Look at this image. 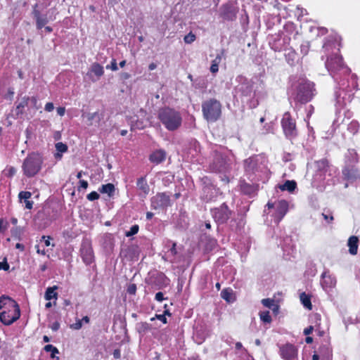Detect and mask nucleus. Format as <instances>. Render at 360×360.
Here are the masks:
<instances>
[{
	"mask_svg": "<svg viewBox=\"0 0 360 360\" xmlns=\"http://www.w3.org/2000/svg\"><path fill=\"white\" fill-rule=\"evenodd\" d=\"M237 85L235 86V96L240 98L251 108H256L259 104L260 91L259 84L248 78L239 75L236 77Z\"/></svg>",
	"mask_w": 360,
	"mask_h": 360,
	"instance_id": "obj_1",
	"label": "nucleus"
},
{
	"mask_svg": "<svg viewBox=\"0 0 360 360\" xmlns=\"http://www.w3.org/2000/svg\"><path fill=\"white\" fill-rule=\"evenodd\" d=\"M290 99L306 103L312 100L316 94L314 84L303 77H292V84L288 89Z\"/></svg>",
	"mask_w": 360,
	"mask_h": 360,
	"instance_id": "obj_2",
	"label": "nucleus"
},
{
	"mask_svg": "<svg viewBox=\"0 0 360 360\" xmlns=\"http://www.w3.org/2000/svg\"><path fill=\"white\" fill-rule=\"evenodd\" d=\"M337 82L338 86L334 93L335 105L337 109H341L352 99L353 90L357 87L356 77L352 75L350 79L344 78Z\"/></svg>",
	"mask_w": 360,
	"mask_h": 360,
	"instance_id": "obj_3",
	"label": "nucleus"
},
{
	"mask_svg": "<svg viewBox=\"0 0 360 360\" xmlns=\"http://www.w3.org/2000/svg\"><path fill=\"white\" fill-rule=\"evenodd\" d=\"M20 316V307L18 303L8 296L0 297V321L9 326L16 321Z\"/></svg>",
	"mask_w": 360,
	"mask_h": 360,
	"instance_id": "obj_4",
	"label": "nucleus"
},
{
	"mask_svg": "<svg viewBox=\"0 0 360 360\" xmlns=\"http://www.w3.org/2000/svg\"><path fill=\"white\" fill-rule=\"evenodd\" d=\"M234 158L219 152H215L213 160L210 164V169L216 173L224 174L225 179L229 181L227 174H229L234 167Z\"/></svg>",
	"mask_w": 360,
	"mask_h": 360,
	"instance_id": "obj_5",
	"label": "nucleus"
},
{
	"mask_svg": "<svg viewBox=\"0 0 360 360\" xmlns=\"http://www.w3.org/2000/svg\"><path fill=\"white\" fill-rule=\"evenodd\" d=\"M158 117L169 131L178 129L182 123V117L180 112L169 107L160 108L158 111Z\"/></svg>",
	"mask_w": 360,
	"mask_h": 360,
	"instance_id": "obj_6",
	"label": "nucleus"
},
{
	"mask_svg": "<svg viewBox=\"0 0 360 360\" xmlns=\"http://www.w3.org/2000/svg\"><path fill=\"white\" fill-rule=\"evenodd\" d=\"M44 162L43 157L39 153H31L24 159L22 169L25 176L34 177L41 169Z\"/></svg>",
	"mask_w": 360,
	"mask_h": 360,
	"instance_id": "obj_7",
	"label": "nucleus"
},
{
	"mask_svg": "<svg viewBox=\"0 0 360 360\" xmlns=\"http://www.w3.org/2000/svg\"><path fill=\"white\" fill-rule=\"evenodd\" d=\"M326 67L335 81L342 79L340 75H349L350 70L347 67L341 56L335 54L327 58Z\"/></svg>",
	"mask_w": 360,
	"mask_h": 360,
	"instance_id": "obj_8",
	"label": "nucleus"
},
{
	"mask_svg": "<svg viewBox=\"0 0 360 360\" xmlns=\"http://www.w3.org/2000/svg\"><path fill=\"white\" fill-rule=\"evenodd\" d=\"M221 104L215 99L210 98L202 103V112L204 118L209 122L217 121L221 115Z\"/></svg>",
	"mask_w": 360,
	"mask_h": 360,
	"instance_id": "obj_9",
	"label": "nucleus"
},
{
	"mask_svg": "<svg viewBox=\"0 0 360 360\" xmlns=\"http://www.w3.org/2000/svg\"><path fill=\"white\" fill-rule=\"evenodd\" d=\"M200 181L202 186L201 199L207 202L214 200L219 193V190L212 184L211 179L207 176H204L201 178Z\"/></svg>",
	"mask_w": 360,
	"mask_h": 360,
	"instance_id": "obj_10",
	"label": "nucleus"
},
{
	"mask_svg": "<svg viewBox=\"0 0 360 360\" xmlns=\"http://www.w3.org/2000/svg\"><path fill=\"white\" fill-rule=\"evenodd\" d=\"M281 126L285 136L288 139H292L297 136V131L295 121L292 118L290 112H285L283 114L281 120Z\"/></svg>",
	"mask_w": 360,
	"mask_h": 360,
	"instance_id": "obj_11",
	"label": "nucleus"
},
{
	"mask_svg": "<svg viewBox=\"0 0 360 360\" xmlns=\"http://www.w3.org/2000/svg\"><path fill=\"white\" fill-rule=\"evenodd\" d=\"M211 212L215 221L219 224L226 223L233 214V212L229 210L225 202L222 203L219 207L212 210Z\"/></svg>",
	"mask_w": 360,
	"mask_h": 360,
	"instance_id": "obj_12",
	"label": "nucleus"
},
{
	"mask_svg": "<svg viewBox=\"0 0 360 360\" xmlns=\"http://www.w3.org/2000/svg\"><path fill=\"white\" fill-rule=\"evenodd\" d=\"M266 207L269 209L273 208L275 207L276 212L274 214V222L276 224L281 221V220L283 218L288 210V202L285 200H281L274 204L268 202Z\"/></svg>",
	"mask_w": 360,
	"mask_h": 360,
	"instance_id": "obj_13",
	"label": "nucleus"
},
{
	"mask_svg": "<svg viewBox=\"0 0 360 360\" xmlns=\"http://www.w3.org/2000/svg\"><path fill=\"white\" fill-rule=\"evenodd\" d=\"M279 354L284 360H298L297 348L292 344L286 343L281 345Z\"/></svg>",
	"mask_w": 360,
	"mask_h": 360,
	"instance_id": "obj_14",
	"label": "nucleus"
},
{
	"mask_svg": "<svg viewBox=\"0 0 360 360\" xmlns=\"http://www.w3.org/2000/svg\"><path fill=\"white\" fill-rule=\"evenodd\" d=\"M80 252L82 260L86 264H91L94 262V251L91 241L89 239H84L82 240Z\"/></svg>",
	"mask_w": 360,
	"mask_h": 360,
	"instance_id": "obj_15",
	"label": "nucleus"
},
{
	"mask_svg": "<svg viewBox=\"0 0 360 360\" xmlns=\"http://www.w3.org/2000/svg\"><path fill=\"white\" fill-rule=\"evenodd\" d=\"M259 169L258 156L254 155L244 160V169L248 178L253 179V176L259 171Z\"/></svg>",
	"mask_w": 360,
	"mask_h": 360,
	"instance_id": "obj_16",
	"label": "nucleus"
},
{
	"mask_svg": "<svg viewBox=\"0 0 360 360\" xmlns=\"http://www.w3.org/2000/svg\"><path fill=\"white\" fill-rule=\"evenodd\" d=\"M120 257L127 261H137L139 257V248L136 245H127L120 251Z\"/></svg>",
	"mask_w": 360,
	"mask_h": 360,
	"instance_id": "obj_17",
	"label": "nucleus"
},
{
	"mask_svg": "<svg viewBox=\"0 0 360 360\" xmlns=\"http://www.w3.org/2000/svg\"><path fill=\"white\" fill-rule=\"evenodd\" d=\"M170 205V197L165 193H158L151 198V207L153 209L165 208Z\"/></svg>",
	"mask_w": 360,
	"mask_h": 360,
	"instance_id": "obj_18",
	"label": "nucleus"
},
{
	"mask_svg": "<svg viewBox=\"0 0 360 360\" xmlns=\"http://www.w3.org/2000/svg\"><path fill=\"white\" fill-rule=\"evenodd\" d=\"M237 10L231 2L223 4L220 8V15L225 20L232 21L236 18Z\"/></svg>",
	"mask_w": 360,
	"mask_h": 360,
	"instance_id": "obj_19",
	"label": "nucleus"
},
{
	"mask_svg": "<svg viewBox=\"0 0 360 360\" xmlns=\"http://www.w3.org/2000/svg\"><path fill=\"white\" fill-rule=\"evenodd\" d=\"M283 251L284 257L286 259H290L291 257H295V245L290 237L286 236L280 242L279 244Z\"/></svg>",
	"mask_w": 360,
	"mask_h": 360,
	"instance_id": "obj_20",
	"label": "nucleus"
},
{
	"mask_svg": "<svg viewBox=\"0 0 360 360\" xmlns=\"http://www.w3.org/2000/svg\"><path fill=\"white\" fill-rule=\"evenodd\" d=\"M38 4H36L33 6L32 15L36 20V26L38 30L44 27L49 22V20H53L55 18H52L51 16L49 18H47L46 15L41 14L40 11L37 9Z\"/></svg>",
	"mask_w": 360,
	"mask_h": 360,
	"instance_id": "obj_21",
	"label": "nucleus"
},
{
	"mask_svg": "<svg viewBox=\"0 0 360 360\" xmlns=\"http://www.w3.org/2000/svg\"><path fill=\"white\" fill-rule=\"evenodd\" d=\"M321 284L322 288L327 290L334 288L336 285V278L330 274L329 270H325L321 274Z\"/></svg>",
	"mask_w": 360,
	"mask_h": 360,
	"instance_id": "obj_22",
	"label": "nucleus"
},
{
	"mask_svg": "<svg viewBox=\"0 0 360 360\" xmlns=\"http://www.w3.org/2000/svg\"><path fill=\"white\" fill-rule=\"evenodd\" d=\"M342 174L347 180H356L360 176V171L356 165H345Z\"/></svg>",
	"mask_w": 360,
	"mask_h": 360,
	"instance_id": "obj_23",
	"label": "nucleus"
},
{
	"mask_svg": "<svg viewBox=\"0 0 360 360\" xmlns=\"http://www.w3.org/2000/svg\"><path fill=\"white\" fill-rule=\"evenodd\" d=\"M166 152L163 149L153 151L149 156V160L156 165L160 164L166 159Z\"/></svg>",
	"mask_w": 360,
	"mask_h": 360,
	"instance_id": "obj_24",
	"label": "nucleus"
},
{
	"mask_svg": "<svg viewBox=\"0 0 360 360\" xmlns=\"http://www.w3.org/2000/svg\"><path fill=\"white\" fill-rule=\"evenodd\" d=\"M82 116L86 117L87 124L89 126H99V123L103 117V114H101L98 112L83 114Z\"/></svg>",
	"mask_w": 360,
	"mask_h": 360,
	"instance_id": "obj_25",
	"label": "nucleus"
},
{
	"mask_svg": "<svg viewBox=\"0 0 360 360\" xmlns=\"http://www.w3.org/2000/svg\"><path fill=\"white\" fill-rule=\"evenodd\" d=\"M359 162V155L354 149H348L345 155V165H356Z\"/></svg>",
	"mask_w": 360,
	"mask_h": 360,
	"instance_id": "obj_26",
	"label": "nucleus"
},
{
	"mask_svg": "<svg viewBox=\"0 0 360 360\" xmlns=\"http://www.w3.org/2000/svg\"><path fill=\"white\" fill-rule=\"evenodd\" d=\"M101 244L108 252L111 251L114 248V238L110 233L104 234L101 239Z\"/></svg>",
	"mask_w": 360,
	"mask_h": 360,
	"instance_id": "obj_27",
	"label": "nucleus"
},
{
	"mask_svg": "<svg viewBox=\"0 0 360 360\" xmlns=\"http://www.w3.org/2000/svg\"><path fill=\"white\" fill-rule=\"evenodd\" d=\"M316 352L320 354L321 360H330L332 356L331 348L328 345L320 346Z\"/></svg>",
	"mask_w": 360,
	"mask_h": 360,
	"instance_id": "obj_28",
	"label": "nucleus"
},
{
	"mask_svg": "<svg viewBox=\"0 0 360 360\" xmlns=\"http://www.w3.org/2000/svg\"><path fill=\"white\" fill-rule=\"evenodd\" d=\"M128 122L131 126V129L134 130L136 129H141L145 127V124L143 120L139 119V116L135 115L129 118Z\"/></svg>",
	"mask_w": 360,
	"mask_h": 360,
	"instance_id": "obj_29",
	"label": "nucleus"
},
{
	"mask_svg": "<svg viewBox=\"0 0 360 360\" xmlns=\"http://www.w3.org/2000/svg\"><path fill=\"white\" fill-rule=\"evenodd\" d=\"M358 242L359 239L356 236H352L349 238L347 245L349 246V252L352 255H355L357 253Z\"/></svg>",
	"mask_w": 360,
	"mask_h": 360,
	"instance_id": "obj_30",
	"label": "nucleus"
},
{
	"mask_svg": "<svg viewBox=\"0 0 360 360\" xmlns=\"http://www.w3.org/2000/svg\"><path fill=\"white\" fill-rule=\"evenodd\" d=\"M224 53V50H221L219 53L217 55L215 58L212 61L210 66V72L213 74L217 73L219 71V65L221 61L222 56Z\"/></svg>",
	"mask_w": 360,
	"mask_h": 360,
	"instance_id": "obj_31",
	"label": "nucleus"
},
{
	"mask_svg": "<svg viewBox=\"0 0 360 360\" xmlns=\"http://www.w3.org/2000/svg\"><path fill=\"white\" fill-rule=\"evenodd\" d=\"M136 186L139 190L141 191L145 195L148 194L150 191V188L147 183L146 177L142 176L139 178L137 179Z\"/></svg>",
	"mask_w": 360,
	"mask_h": 360,
	"instance_id": "obj_32",
	"label": "nucleus"
},
{
	"mask_svg": "<svg viewBox=\"0 0 360 360\" xmlns=\"http://www.w3.org/2000/svg\"><path fill=\"white\" fill-rule=\"evenodd\" d=\"M30 100V97L28 96H24L20 102H19L15 108V112L16 116H18L20 115H22L23 113L24 108L27 106L28 102Z\"/></svg>",
	"mask_w": 360,
	"mask_h": 360,
	"instance_id": "obj_33",
	"label": "nucleus"
},
{
	"mask_svg": "<svg viewBox=\"0 0 360 360\" xmlns=\"http://www.w3.org/2000/svg\"><path fill=\"white\" fill-rule=\"evenodd\" d=\"M58 289L57 285H53L52 287H49L46 288L45 294H44V298L46 300H51L52 299L57 300L58 298V293L56 292V290Z\"/></svg>",
	"mask_w": 360,
	"mask_h": 360,
	"instance_id": "obj_34",
	"label": "nucleus"
},
{
	"mask_svg": "<svg viewBox=\"0 0 360 360\" xmlns=\"http://www.w3.org/2000/svg\"><path fill=\"white\" fill-rule=\"evenodd\" d=\"M90 72L99 79L104 74L103 67L98 63H94L91 66Z\"/></svg>",
	"mask_w": 360,
	"mask_h": 360,
	"instance_id": "obj_35",
	"label": "nucleus"
},
{
	"mask_svg": "<svg viewBox=\"0 0 360 360\" xmlns=\"http://www.w3.org/2000/svg\"><path fill=\"white\" fill-rule=\"evenodd\" d=\"M281 191H288L290 193L295 191L297 187V184L295 181L287 180L283 184L278 186Z\"/></svg>",
	"mask_w": 360,
	"mask_h": 360,
	"instance_id": "obj_36",
	"label": "nucleus"
},
{
	"mask_svg": "<svg viewBox=\"0 0 360 360\" xmlns=\"http://www.w3.org/2000/svg\"><path fill=\"white\" fill-rule=\"evenodd\" d=\"M99 191L102 193H107L110 197L115 192V186L110 183L104 184L99 188Z\"/></svg>",
	"mask_w": 360,
	"mask_h": 360,
	"instance_id": "obj_37",
	"label": "nucleus"
},
{
	"mask_svg": "<svg viewBox=\"0 0 360 360\" xmlns=\"http://www.w3.org/2000/svg\"><path fill=\"white\" fill-rule=\"evenodd\" d=\"M333 48H336V39L333 37L327 38L326 41L323 43V49L326 51H328Z\"/></svg>",
	"mask_w": 360,
	"mask_h": 360,
	"instance_id": "obj_38",
	"label": "nucleus"
},
{
	"mask_svg": "<svg viewBox=\"0 0 360 360\" xmlns=\"http://www.w3.org/2000/svg\"><path fill=\"white\" fill-rule=\"evenodd\" d=\"M221 297L226 302H232L233 301V290L230 288H225L222 290L221 292Z\"/></svg>",
	"mask_w": 360,
	"mask_h": 360,
	"instance_id": "obj_39",
	"label": "nucleus"
},
{
	"mask_svg": "<svg viewBox=\"0 0 360 360\" xmlns=\"http://www.w3.org/2000/svg\"><path fill=\"white\" fill-rule=\"evenodd\" d=\"M300 297L303 306L308 309H311L312 304L309 296L307 295L305 292H302L300 294Z\"/></svg>",
	"mask_w": 360,
	"mask_h": 360,
	"instance_id": "obj_40",
	"label": "nucleus"
},
{
	"mask_svg": "<svg viewBox=\"0 0 360 360\" xmlns=\"http://www.w3.org/2000/svg\"><path fill=\"white\" fill-rule=\"evenodd\" d=\"M150 329V326L146 322H141L136 325V330L140 334H145Z\"/></svg>",
	"mask_w": 360,
	"mask_h": 360,
	"instance_id": "obj_41",
	"label": "nucleus"
},
{
	"mask_svg": "<svg viewBox=\"0 0 360 360\" xmlns=\"http://www.w3.org/2000/svg\"><path fill=\"white\" fill-rule=\"evenodd\" d=\"M316 166L319 172H326L328 167V162L326 159H322L316 162Z\"/></svg>",
	"mask_w": 360,
	"mask_h": 360,
	"instance_id": "obj_42",
	"label": "nucleus"
},
{
	"mask_svg": "<svg viewBox=\"0 0 360 360\" xmlns=\"http://www.w3.org/2000/svg\"><path fill=\"white\" fill-rule=\"evenodd\" d=\"M44 349L46 352H51V357L53 358V359L55 358L56 354L59 353L58 349L56 347L52 345H46L44 347Z\"/></svg>",
	"mask_w": 360,
	"mask_h": 360,
	"instance_id": "obj_43",
	"label": "nucleus"
},
{
	"mask_svg": "<svg viewBox=\"0 0 360 360\" xmlns=\"http://www.w3.org/2000/svg\"><path fill=\"white\" fill-rule=\"evenodd\" d=\"M259 316L261 321L265 323H270L271 322V317L269 311L260 312Z\"/></svg>",
	"mask_w": 360,
	"mask_h": 360,
	"instance_id": "obj_44",
	"label": "nucleus"
},
{
	"mask_svg": "<svg viewBox=\"0 0 360 360\" xmlns=\"http://www.w3.org/2000/svg\"><path fill=\"white\" fill-rule=\"evenodd\" d=\"M285 58L289 65H293L296 59L295 52L294 51H290L287 54H285Z\"/></svg>",
	"mask_w": 360,
	"mask_h": 360,
	"instance_id": "obj_45",
	"label": "nucleus"
},
{
	"mask_svg": "<svg viewBox=\"0 0 360 360\" xmlns=\"http://www.w3.org/2000/svg\"><path fill=\"white\" fill-rule=\"evenodd\" d=\"M241 191L245 194L250 195L254 193L255 188L250 184H244L241 186Z\"/></svg>",
	"mask_w": 360,
	"mask_h": 360,
	"instance_id": "obj_46",
	"label": "nucleus"
},
{
	"mask_svg": "<svg viewBox=\"0 0 360 360\" xmlns=\"http://www.w3.org/2000/svg\"><path fill=\"white\" fill-rule=\"evenodd\" d=\"M139 230V226L137 224H134L130 227V229L125 233L127 237H131L136 234Z\"/></svg>",
	"mask_w": 360,
	"mask_h": 360,
	"instance_id": "obj_47",
	"label": "nucleus"
},
{
	"mask_svg": "<svg viewBox=\"0 0 360 360\" xmlns=\"http://www.w3.org/2000/svg\"><path fill=\"white\" fill-rule=\"evenodd\" d=\"M166 314L170 315V313L168 310L165 311L163 314H156L155 317L151 318V321H154L155 319L161 321L163 323H167V318L165 316Z\"/></svg>",
	"mask_w": 360,
	"mask_h": 360,
	"instance_id": "obj_48",
	"label": "nucleus"
},
{
	"mask_svg": "<svg viewBox=\"0 0 360 360\" xmlns=\"http://www.w3.org/2000/svg\"><path fill=\"white\" fill-rule=\"evenodd\" d=\"M310 48V44L309 41H304L300 46V51L301 53L305 56L308 53Z\"/></svg>",
	"mask_w": 360,
	"mask_h": 360,
	"instance_id": "obj_49",
	"label": "nucleus"
},
{
	"mask_svg": "<svg viewBox=\"0 0 360 360\" xmlns=\"http://www.w3.org/2000/svg\"><path fill=\"white\" fill-rule=\"evenodd\" d=\"M32 196V194L29 191H20L18 194V198L20 200H29Z\"/></svg>",
	"mask_w": 360,
	"mask_h": 360,
	"instance_id": "obj_50",
	"label": "nucleus"
},
{
	"mask_svg": "<svg viewBox=\"0 0 360 360\" xmlns=\"http://www.w3.org/2000/svg\"><path fill=\"white\" fill-rule=\"evenodd\" d=\"M195 38L196 37L194 34H193L192 32H189L184 37V40L186 44H191L195 40Z\"/></svg>",
	"mask_w": 360,
	"mask_h": 360,
	"instance_id": "obj_51",
	"label": "nucleus"
},
{
	"mask_svg": "<svg viewBox=\"0 0 360 360\" xmlns=\"http://www.w3.org/2000/svg\"><path fill=\"white\" fill-rule=\"evenodd\" d=\"M56 148L58 152L60 153H65L68 150V146L62 142L57 143L56 144Z\"/></svg>",
	"mask_w": 360,
	"mask_h": 360,
	"instance_id": "obj_52",
	"label": "nucleus"
},
{
	"mask_svg": "<svg viewBox=\"0 0 360 360\" xmlns=\"http://www.w3.org/2000/svg\"><path fill=\"white\" fill-rule=\"evenodd\" d=\"M262 303L264 307L271 309L273 307V305H274L275 302L272 299L266 298V299H263L262 300Z\"/></svg>",
	"mask_w": 360,
	"mask_h": 360,
	"instance_id": "obj_53",
	"label": "nucleus"
},
{
	"mask_svg": "<svg viewBox=\"0 0 360 360\" xmlns=\"http://www.w3.org/2000/svg\"><path fill=\"white\" fill-rule=\"evenodd\" d=\"M322 216L328 223H331L334 219L333 216L330 211L322 213Z\"/></svg>",
	"mask_w": 360,
	"mask_h": 360,
	"instance_id": "obj_54",
	"label": "nucleus"
},
{
	"mask_svg": "<svg viewBox=\"0 0 360 360\" xmlns=\"http://www.w3.org/2000/svg\"><path fill=\"white\" fill-rule=\"evenodd\" d=\"M99 197V194L96 191H92L86 195V198L90 201L98 200Z\"/></svg>",
	"mask_w": 360,
	"mask_h": 360,
	"instance_id": "obj_55",
	"label": "nucleus"
},
{
	"mask_svg": "<svg viewBox=\"0 0 360 360\" xmlns=\"http://www.w3.org/2000/svg\"><path fill=\"white\" fill-rule=\"evenodd\" d=\"M107 69H110L112 71H117L118 70L117 61L115 59H112L110 64L106 66Z\"/></svg>",
	"mask_w": 360,
	"mask_h": 360,
	"instance_id": "obj_56",
	"label": "nucleus"
},
{
	"mask_svg": "<svg viewBox=\"0 0 360 360\" xmlns=\"http://www.w3.org/2000/svg\"><path fill=\"white\" fill-rule=\"evenodd\" d=\"M9 268L10 266L8 264L6 258L4 259V262H0V270L8 271Z\"/></svg>",
	"mask_w": 360,
	"mask_h": 360,
	"instance_id": "obj_57",
	"label": "nucleus"
},
{
	"mask_svg": "<svg viewBox=\"0 0 360 360\" xmlns=\"http://www.w3.org/2000/svg\"><path fill=\"white\" fill-rule=\"evenodd\" d=\"M269 45L271 48L275 51H280L281 50V46H278L276 41H274V42L270 41Z\"/></svg>",
	"mask_w": 360,
	"mask_h": 360,
	"instance_id": "obj_58",
	"label": "nucleus"
},
{
	"mask_svg": "<svg viewBox=\"0 0 360 360\" xmlns=\"http://www.w3.org/2000/svg\"><path fill=\"white\" fill-rule=\"evenodd\" d=\"M8 222L4 219H0V231L3 232L7 229Z\"/></svg>",
	"mask_w": 360,
	"mask_h": 360,
	"instance_id": "obj_59",
	"label": "nucleus"
},
{
	"mask_svg": "<svg viewBox=\"0 0 360 360\" xmlns=\"http://www.w3.org/2000/svg\"><path fill=\"white\" fill-rule=\"evenodd\" d=\"M136 291V286L135 284H131L127 288V292L130 295H134Z\"/></svg>",
	"mask_w": 360,
	"mask_h": 360,
	"instance_id": "obj_60",
	"label": "nucleus"
},
{
	"mask_svg": "<svg viewBox=\"0 0 360 360\" xmlns=\"http://www.w3.org/2000/svg\"><path fill=\"white\" fill-rule=\"evenodd\" d=\"M29 101L31 102L33 108H34L37 110L39 109V107L37 106L38 100H37V97H35V96L30 97Z\"/></svg>",
	"mask_w": 360,
	"mask_h": 360,
	"instance_id": "obj_61",
	"label": "nucleus"
},
{
	"mask_svg": "<svg viewBox=\"0 0 360 360\" xmlns=\"http://www.w3.org/2000/svg\"><path fill=\"white\" fill-rule=\"evenodd\" d=\"M82 323L81 320H77L75 323L71 325V328L75 330H79L82 328Z\"/></svg>",
	"mask_w": 360,
	"mask_h": 360,
	"instance_id": "obj_62",
	"label": "nucleus"
},
{
	"mask_svg": "<svg viewBox=\"0 0 360 360\" xmlns=\"http://www.w3.org/2000/svg\"><path fill=\"white\" fill-rule=\"evenodd\" d=\"M155 300L158 301V302H162L164 300H165L166 298L164 297V295L162 292H158L155 294Z\"/></svg>",
	"mask_w": 360,
	"mask_h": 360,
	"instance_id": "obj_63",
	"label": "nucleus"
},
{
	"mask_svg": "<svg viewBox=\"0 0 360 360\" xmlns=\"http://www.w3.org/2000/svg\"><path fill=\"white\" fill-rule=\"evenodd\" d=\"M54 109V105H53V103H47L46 105H45V108H44V110L47 112H51Z\"/></svg>",
	"mask_w": 360,
	"mask_h": 360,
	"instance_id": "obj_64",
	"label": "nucleus"
}]
</instances>
